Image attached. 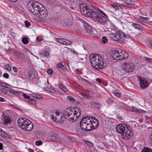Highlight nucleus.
I'll return each instance as SVG.
<instances>
[{
	"label": "nucleus",
	"mask_w": 152,
	"mask_h": 152,
	"mask_svg": "<svg viewBox=\"0 0 152 152\" xmlns=\"http://www.w3.org/2000/svg\"><path fill=\"white\" fill-rule=\"evenodd\" d=\"M77 57L78 58L81 60H83V55L79 53V54L78 55V56H77Z\"/></svg>",
	"instance_id": "48"
},
{
	"label": "nucleus",
	"mask_w": 152,
	"mask_h": 152,
	"mask_svg": "<svg viewBox=\"0 0 152 152\" xmlns=\"http://www.w3.org/2000/svg\"><path fill=\"white\" fill-rule=\"evenodd\" d=\"M47 90L48 91H49L51 92H54V90L53 88H51L47 87Z\"/></svg>",
	"instance_id": "46"
},
{
	"label": "nucleus",
	"mask_w": 152,
	"mask_h": 152,
	"mask_svg": "<svg viewBox=\"0 0 152 152\" xmlns=\"http://www.w3.org/2000/svg\"><path fill=\"white\" fill-rule=\"evenodd\" d=\"M28 101L30 104L33 105H35L36 104V101L34 99H30Z\"/></svg>",
	"instance_id": "29"
},
{
	"label": "nucleus",
	"mask_w": 152,
	"mask_h": 152,
	"mask_svg": "<svg viewBox=\"0 0 152 152\" xmlns=\"http://www.w3.org/2000/svg\"><path fill=\"white\" fill-rule=\"evenodd\" d=\"M110 36L112 40L114 41H118L121 39V37L118 34L116 33H113L110 34Z\"/></svg>",
	"instance_id": "14"
},
{
	"label": "nucleus",
	"mask_w": 152,
	"mask_h": 152,
	"mask_svg": "<svg viewBox=\"0 0 152 152\" xmlns=\"http://www.w3.org/2000/svg\"><path fill=\"white\" fill-rule=\"evenodd\" d=\"M140 87L142 89L147 88L148 85V82L145 78L140 77L139 78Z\"/></svg>",
	"instance_id": "12"
},
{
	"label": "nucleus",
	"mask_w": 152,
	"mask_h": 152,
	"mask_svg": "<svg viewBox=\"0 0 152 152\" xmlns=\"http://www.w3.org/2000/svg\"><path fill=\"white\" fill-rule=\"evenodd\" d=\"M95 107H94L98 109V110H100L102 106L101 104L100 103H97L96 104Z\"/></svg>",
	"instance_id": "33"
},
{
	"label": "nucleus",
	"mask_w": 152,
	"mask_h": 152,
	"mask_svg": "<svg viewBox=\"0 0 152 152\" xmlns=\"http://www.w3.org/2000/svg\"><path fill=\"white\" fill-rule=\"evenodd\" d=\"M14 56L16 57L19 58H23V55L21 53H19L17 51H15L14 53Z\"/></svg>",
	"instance_id": "22"
},
{
	"label": "nucleus",
	"mask_w": 152,
	"mask_h": 152,
	"mask_svg": "<svg viewBox=\"0 0 152 152\" xmlns=\"http://www.w3.org/2000/svg\"><path fill=\"white\" fill-rule=\"evenodd\" d=\"M48 73L49 75H51L53 73V71L51 69H49L48 71Z\"/></svg>",
	"instance_id": "54"
},
{
	"label": "nucleus",
	"mask_w": 152,
	"mask_h": 152,
	"mask_svg": "<svg viewBox=\"0 0 152 152\" xmlns=\"http://www.w3.org/2000/svg\"><path fill=\"white\" fill-rule=\"evenodd\" d=\"M86 143L88 145H90V146H91V145H92V144L90 142L86 141Z\"/></svg>",
	"instance_id": "63"
},
{
	"label": "nucleus",
	"mask_w": 152,
	"mask_h": 152,
	"mask_svg": "<svg viewBox=\"0 0 152 152\" xmlns=\"http://www.w3.org/2000/svg\"><path fill=\"white\" fill-rule=\"evenodd\" d=\"M90 121V117H84L81 119L80 122V126L82 129L86 131V130L87 123Z\"/></svg>",
	"instance_id": "9"
},
{
	"label": "nucleus",
	"mask_w": 152,
	"mask_h": 152,
	"mask_svg": "<svg viewBox=\"0 0 152 152\" xmlns=\"http://www.w3.org/2000/svg\"><path fill=\"white\" fill-rule=\"evenodd\" d=\"M116 107L118 110H123L125 109L124 107L120 105H117Z\"/></svg>",
	"instance_id": "41"
},
{
	"label": "nucleus",
	"mask_w": 152,
	"mask_h": 152,
	"mask_svg": "<svg viewBox=\"0 0 152 152\" xmlns=\"http://www.w3.org/2000/svg\"><path fill=\"white\" fill-rule=\"evenodd\" d=\"M56 134L53 131L51 132L50 135L48 137V140L49 142L55 141L56 139Z\"/></svg>",
	"instance_id": "16"
},
{
	"label": "nucleus",
	"mask_w": 152,
	"mask_h": 152,
	"mask_svg": "<svg viewBox=\"0 0 152 152\" xmlns=\"http://www.w3.org/2000/svg\"><path fill=\"white\" fill-rule=\"evenodd\" d=\"M56 40L59 43L66 45H69L72 43L71 41L65 39L57 38Z\"/></svg>",
	"instance_id": "13"
},
{
	"label": "nucleus",
	"mask_w": 152,
	"mask_h": 152,
	"mask_svg": "<svg viewBox=\"0 0 152 152\" xmlns=\"http://www.w3.org/2000/svg\"><path fill=\"white\" fill-rule=\"evenodd\" d=\"M141 152H152V150L147 147H144L142 151Z\"/></svg>",
	"instance_id": "27"
},
{
	"label": "nucleus",
	"mask_w": 152,
	"mask_h": 152,
	"mask_svg": "<svg viewBox=\"0 0 152 152\" xmlns=\"http://www.w3.org/2000/svg\"><path fill=\"white\" fill-rule=\"evenodd\" d=\"M18 123L23 129L28 131H31L34 126L31 122L25 118H20L18 121Z\"/></svg>",
	"instance_id": "6"
},
{
	"label": "nucleus",
	"mask_w": 152,
	"mask_h": 152,
	"mask_svg": "<svg viewBox=\"0 0 152 152\" xmlns=\"http://www.w3.org/2000/svg\"><path fill=\"white\" fill-rule=\"evenodd\" d=\"M3 76L4 77L6 78H9V75L7 73H4L3 75Z\"/></svg>",
	"instance_id": "52"
},
{
	"label": "nucleus",
	"mask_w": 152,
	"mask_h": 152,
	"mask_svg": "<svg viewBox=\"0 0 152 152\" xmlns=\"http://www.w3.org/2000/svg\"><path fill=\"white\" fill-rule=\"evenodd\" d=\"M5 67L6 69L9 71H10L11 70V66L8 64H6L5 66Z\"/></svg>",
	"instance_id": "35"
},
{
	"label": "nucleus",
	"mask_w": 152,
	"mask_h": 152,
	"mask_svg": "<svg viewBox=\"0 0 152 152\" xmlns=\"http://www.w3.org/2000/svg\"><path fill=\"white\" fill-rule=\"evenodd\" d=\"M118 75L117 76L118 78L121 79V78H123V74L121 73V70H120L119 71H118Z\"/></svg>",
	"instance_id": "31"
},
{
	"label": "nucleus",
	"mask_w": 152,
	"mask_h": 152,
	"mask_svg": "<svg viewBox=\"0 0 152 152\" xmlns=\"http://www.w3.org/2000/svg\"><path fill=\"white\" fill-rule=\"evenodd\" d=\"M79 8L82 13L91 18L94 21L102 24L106 22L107 15L94 5L91 4H81L79 5Z\"/></svg>",
	"instance_id": "1"
},
{
	"label": "nucleus",
	"mask_w": 152,
	"mask_h": 152,
	"mask_svg": "<svg viewBox=\"0 0 152 152\" xmlns=\"http://www.w3.org/2000/svg\"><path fill=\"white\" fill-rule=\"evenodd\" d=\"M102 42L103 44H105L108 42L107 37L105 36L103 37L102 39Z\"/></svg>",
	"instance_id": "32"
},
{
	"label": "nucleus",
	"mask_w": 152,
	"mask_h": 152,
	"mask_svg": "<svg viewBox=\"0 0 152 152\" xmlns=\"http://www.w3.org/2000/svg\"><path fill=\"white\" fill-rule=\"evenodd\" d=\"M80 94L82 96L84 97L87 99H89L91 97V95L88 94L81 92L80 93Z\"/></svg>",
	"instance_id": "25"
},
{
	"label": "nucleus",
	"mask_w": 152,
	"mask_h": 152,
	"mask_svg": "<svg viewBox=\"0 0 152 152\" xmlns=\"http://www.w3.org/2000/svg\"><path fill=\"white\" fill-rule=\"evenodd\" d=\"M13 69L15 72H17L18 71L17 68L16 67H13Z\"/></svg>",
	"instance_id": "62"
},
{
	"label": "nucleus",
	"mask_w": 152,
	"mask_h": 152,
	"mask_svg": "<svg viewBox=\"0 0 152 152\" xmlns=\"http://www.w3.org/2000/svg\"><path fill=\"white\" fill-rule=\"evenodd\" d=\"M149 142L152 145V134L150 136Z\"/></svg>",
	"instance_id": "55"
},
{
	"label": "nucleus",
	"mask_w": 152,
	"mask_h": 152,
	"mask_svg": "<svg viewBox=\"0 0 152 152\" xmlns=\"http://www.w3.org/2000/svg\"><path fill=\"white\" fill-rule=\"evenodd\" d=\"M91 120L90 119V122L87 123V128L86 130V131H90L91 130H93L92 127L91 126Z\"/></svg>",
	"instance_id": "24"
},
{
	"label": "nucleus",
	"mask_w": 152,
	"mask_h": 152,
	"mask_svg": "<svg viewBox=\"0 0 152 152\" xmlns=\"http://www.w3.org/2000/svg\"><path fill=\"white\" fill-rule=\"evenodd\" d=\"M9 93H12L13 94H16L17 93L18 94H20L19 93V91H18L16 90H14L12 89H10L9 88Z\"/></svg>",
	"instance_id": "34"
},
{
	"label": "nucleus",
	"mask_w": 152,
	"mask_h": 152,
	"mask_svg": "<svg viewBox=\"0 0 152 152\" xmlns=\"http://www.w3.org/2000/svg\"><path fill=\"white\" fill-rule=\"evenodd\" d=\"M38 12V14L36 15H38L40 18H45L48 15L47 10L43 6L39 10Z\"/></svg>",
	"instance_id": "10"
},
{
	"label": "nucleus",
	"mask_w": 152,
	"mask_h": 152,
	"mask_svg": "<svg viewBox=\"0 0 152 152\" xmlns=\"http://www.w3.org/2000/svg\"><path fill=\"white\" fill-rule=\"evenodd\" d=\"M113 95L117 97H119L121 96V94L119 92H114L113 93Z\"/></svg>",
	"instance_id": "40"
},
{
	"label": "nucleus",
	"mask_w": 152,
	"mask_h": 152,
	"mask_svg": "<svg viewBox=\"0 0 152 152\" xmlns=\"http://www.w3.org/2000/svg\"><path fill=\"white\" fill-rule=\"evenodd\" d=\"M28 152H34V150L31 148H29L28 149Z\"/></svg>",
	"instance_id": "64"
},
{
	"label": "nucleus",
	"mask_w": 152,
	"mask_h": 152,
	"mask_svg": "<svg viewBox=\"0 0 152 152\" xmlns=\"http://www.w3.org/2000/svg\"><path fill=\"white\" fill-rule=\"evenodd\" d=\"M97 103H96L95 101H91L90 102V104L93 107H95V106L96 104Z\"/></svg>",
	"instance_id": "44"
},
{
	"label": "nucleus",
	"mask_w": 152,
	"mask_h": 152,
	"mask_svg": "<svg viewBox=\"0 0 152 152\" xmlns=\"http://www.w3.org/2000/svg\"><path fill=\"white\" fill-rule=\"evenodd\" d=\"M140 18L141 20H143L147 23H148V21H148V18L147 17H141Z\"/></svg>",
	"instance_id": "37"
},
{
	"label": "nucleus",
	"mask_w": 152,
	"mask_h": 152,
	"mask_svg": "<svg viewBox=\"0 0 152 152\" xmlns=\"http://www.w3.org/2000/svg\"><path fill=\"white\" fill-rule=\"evenodd\" d=\"M23 96L25 99H28V100L30 99V96H27L26 94L23 93Z\"/></svg>",
	"instance_id": "45"
},
{
	"label": "nucleus",
	"mask_w": 152,
	"mask_h": 152,
	"mask_svg": "<svg viewBox=\"0 0 152 152\" xmlns=\"http://www.w3.org/2000/svg\"><path fill=\"white\" fill-rule=\"evenodd\" d=\"M28 77L30 80H32L34 79L36 75V73L33 71H30L27 75Z\"/></svg>",
	"instance_id": "17"
},
{
	"label": "nucleus",
	"mask_w": 152,
	"mask_h": 152,
	"mask_svg": "<svg viewBox=\"0 0 152 152\" xmlns=\"http://www.w3.org/2000/svg\"><path fill=\"white\" fill-rule=\"evenodd\" d=\"M25 26L26 27H28L30 25V23L27 21H25Z\"/></svg>",
	"instance_id": "49"
},
{
	"label": "nucleus",
	"mask_w": 152,
	"mask_h": 152,
	"mask_svg": "<svg viewBox=\"0 0 152 152\" xmlns=\"http://www.w3.org/2000/svg\"><path fill=\"white\" fill-rule=\"evenodd\" d=\"M124 70L126 72H131L134 71V68L133 64L129 63H125L123 66Z\"/></svg>",
	"instance_id": "11"
},
{
	"label": "nucleus",
	"mask_w": 152,
	"mask_h": 152,
	"mask_svg": "<svg viewBox=\"0 0 152 152\" xmlns=\"http://www.w3.org/2000/svg\"><path fill=\"white\" fill-rule=\"evenodd\" d=\"M84 80L88 84L90 85H93V83L92 82H90L88 80H86L85 79H84Z\"/></svg>",
	"instance_id": "51"
},
{
	"label": "nucleus",
	"mask_w": 152,
	"mask_h": 152,
	"mask_svg": "<svg viewBox=\"0 0 152 152\" xmlns=\"http://www.w3.org/2000/svg\"><path fill=\"white\" fill-rule=\"evenodd\" d=\"M2 135L6 137L9 138L10 136L7 133H5L4 131L2 132Z\"/></svg>",
	"instance_id": "39"
},
{
	"label": "nucleus",
	"mask_w": 152,
	"mask_h": 152,
	"mask_svg": "<svg viewBox=\"0 0 152 152\" xmlns=\"http://www.w3.org/2000/svg\"><path fill=\"white\" fill-rule=\"evenodd\" d=\"M5 101V99L4 98L0 97V102H3Z\"/></svg>",
	"instance_id": "61"
},
{
	"label": "nucleus",
	"mask_w": 152,
	"mask_h": 152,
	"mask_svg": "<svg viewBox=\"0 0 152 152\" xmlns=\"http://www.w3.org/2000/svg\"><path fill=\"white\" fill-rule=\"evenodd\" d=\"M91 123L92 124L91 126H92L93 130L96 129L99 126V123L97 120H96V121H92V120H91Z\"/></svg>",
	"instance_id": "20"
},
{
	"label": "nucleus",
	"mask_w": 152,
	"mask_h": 152,
	"mask_svg": "<svg viewBox=\"0 0 152 152\" xmlns=\"http://www.w3.org/2000/svg\"><path fill=\"white\" fill-rule=\"evenodd\" d=\"M60 87L64 92H66L68 91L66 87L62 84H60L59 85Z\"/></svg>",
	"instance_id": "28"
},
{
	"label": "nucleus",
	"mask_w": 152,
	"mask_h": 152,
	"mask_svg": "<svg viewBox=\"0 0 152 152\" xmlns=\"http://www.w3.org/2000/svg\"><path fill=\"white\" fill-rule=\"evenodd\" d=\"M0 84L1 86L4 87L5 88H8V87L6 86V84H5V83H0Z\"/></svg>",
	"instance_id": "53"
},
{
	"label": "nucleus",
	"mask_w": 152,
	"mask_h": 152,
	"mask_svg": "<svg viewBox=\"0 0 152 152\" xmlns=\"http://www.w3.org/2000/svg\"><path fill=\"white\" fill-rule=\"evenodd\" d=\"M65 63L64 62H59L57 65V67L59 69V70H64L65 68V66H64Z\"/></svg>",
	"instance_id": "21"
},
{
	"label": "nucleus",
	"mask_w": 152,
	"mask_h": 152,
	"mask_svg": "<svg viewBox=\"0 0 152 152\" xmlns=\"http://www.w3.org/2000/svg\"><path fill=\"white\" fill-rule=\"evenodd\" d=\"M42 143V142L40 140L37 141L35 142L36 145L37 146L41 145Z\"/></svg>",
	"instance_id": "42"
},
{
	"label": "nucleus",
	"mask_w": 152,
	"mask_h": 152,
	"mask_svg": "<svg viewBox=\"0 0 152 152\" xmlns=\"http://www.w3.org/2000/svg\"><path fill=\"white\" fill-rule=\"evenodd\" d=\"M84 26L86 32L90 34L93 33V31L91 27L87 23H84Z\"/></svg>",
	"instance_id": "15"
},
{
	"label": "nucleus",
	"mask_w": 152,
	"mask_h": 152,
	"mask_svg": "<svg viewBox=\"0 0 152 152\" xmlns=\"http://www.w3.org/2000/svg\"><path fill=\"white\" fill-rule=\"evenodd\" d=\"M115 128L118 133L122 134L123 138L127 139L129 137L133 135L132 128L124 124H118L117 125Z\"/></svg>",
	"instance_id": "4"
},
{
	"label": "nucleus",
	"mask_w": 152,
	"mask_h": 152,
	"mask_svg": "<svg viewBox=\"0 0 152 152\" xmlns=\"http://www.w3.org/2000/svg\"><path fill=\"white\" fill-rule=\"evenodd\" d=\"M72 53L73 54L75 55H76L77 56H78V55L79 54L75 50H73L72 51Z\"/></svg>",
	"instance_id": "59"
},
{
	"label": "nucleus",
	"mask_w": 152,
	"mask_h": 152,
	"mask_svg": "<svg viewBox=\"0 0 152 152\" xmlns=\"http://www.w3.org/2000/svg\"><path fill=\"white\" fill-rule=\"evenodd\" d=\"M63 24L64 26L69 27L71 26V24H70L69 21L67 19L65 20L64 21Z\"/></svg>",
	"instance_id": "26"
},
{
	"label": "nucleus",
	"mask_w": 152,
	"mask_h": 152,
	"mask_svg": "<svg viewBox=\"0 0 152 152\" xmlns=\"http://www.w3.org/2000/svg\"><path fill=\"white\" fill-rule=\"evenodd\" d=\"M125 6L128 7H130L133 6V4H129L128 3H125Z\"/></svg>",
	"instance_id": "50"
},
{
	"label": "nucleus",
	"mask_w": 152,
	"mask_h": 152,
	"mask_svg": "<svg viewBox=\"0 0 152 152\" xmlns=\"http://www.w3.org/2000/svg\"><path fill=\"white\" fill-rule=\"evenodd\" d=\"M22 41L23 44H27L28 43V39L26 37H24L22 38Z\"/></svg>",
	"instance_id": "30"
},
{
	"label": "nucleus",
	"mask_w": 152,
	"mask_h": 152,
	"mask_svg": "<svg viewBox=\"0 0 152 152\" xmlns=\"http://www.w3.org/2000/svg\"><path fill=\"white\" fill-rule=\"evenodd\" d=\"M64 115L69 121L73 122L77 121L81 115L80 110L78 107L66 108L64 112Z\"/></svg>",
	"instance_id": "2"
},
{
	"label": "nucleus",
	"mask_w": 152,
	"mask_h": 152,
	"mask_svg": "<svg viewBox=\"0 0 152 152\" xmlns=\"http://www.w3.org/2000/svg\"><path fill=\"white\" fill-rule=\"evenodd\" d=\"M111 6L115 10L117 9H118L120 7L119 6L115 4H111Z\"/></svg>",
	"instance_id": "38"
},
{
	"label": "nucleus",
	"mask_w": 152,
	"mask_h": 152,
	"mask_svg": "<svg viewBox=\"0 0 152 152\" xmlns=\"http://www.w3.org/2000/svg\"><path fill=\"white\" fill-rule=\"evenodd\" d=\"M132 25L135 29L139 30H140L143 28L142 25L137 23H134Z\"/></svg>",
	"instance_id": "23"
},
{
	"label": "nucleus",
	"mask_w": 152,
	"mask_h": 152,
	"mask_svg": "<svg viewBox=\"0 0 152 152\" xmlns=\"http://www.w3.org/2000/svg\"><path fill=\"white\" fill-rule=\"evenodd\" d=\"M3 123L4 124H9L11 123L10 118L9 116L3 115Z\"/></svg>",
	"instance_id": "18"
},
{
	"label": "nucleus",
	"mask_w": 152,
	"mask_h": 152,
	"mask_svg": "<svg viewBox=\"0 0 152 152\" xmlns=\"http://www.w3.org/2000/svg\"><path fill=\"white\" fill-rule=\"evenodd\" d=\"M43 5L37 1H31L28 2L27 5V7L30 12L34 15L38 14L39 10Z\"/></svg>",
	"instance_id": "5"
},
{
	"label": "nucleus",
	"mask_w": 152,
	"mask_h": 152,
	"mask_svg": "<svg viewBox=\"0 0 152 152\" xmlns=\"http://www.w3.org/2000/svg\"><path fill=\"white\" fill-rule=\"evenodd\" d=\"M112 56L113 59L116 60L126 59L129 57L128 53L121 50H115L112 51Z\"/></svg>",
	"instance_id": "7"
},
{
	"label": "nucleus",
	"mask_w": 152,
	"mask_h": 152,
	"mask_svg": "<svg viewBox=\"0 0 152 152\" xmlns=\"http://www.w3.org/2000/svg\"><path fill=\"white\" fill-rule=\"evenodd\" d=\"M107 102L110 104H112L113 103V101L111 99H109L108 100Z\"/></svg>",
	"instance_id": "58"
},
{
	"label": "nucleus",
	"mask_w": 152,
	"mask_h": 152,
	"mask_svg": "<svg viewBox=\"0 0 152 152\" xmlns=\"http://www.w3.org/2000/svg\"><path fill=\"white\" fill-rule=\"evenodd\" d=\"M67 99L70 101H72V102L75 101L74 98L70 96H68L67 97Z\"/></svg>",
	"instance_id": "43"
},
{
	"label": "nucleus",
	"mask_w": 152,
	"mask_h": 152,
	"mask_svg": "<svg viewBox=\"0 0 152 152\" xmlns=\"http://www.w3.org/2000/svg\"><path fill=\"white\" fill-rule=\"evenodd\" d=\"M45 55L47 58H49V52L48 51H46L45 52Z\"/></svg>",
	"instance_id": "47"
},
{
	"label": "nucleus",
	"mask_w": 152,
	"mask_h": 152,
	"mask_svg": "<svg viewBox=\"0 0 152 152\" xmlns=\"http://www.w3.org/2000/svg\"><path fill=\"white\" fill-rule=\"evenodd\" d=\"M89 60L92 67L96 70L102 69L106 66L101 56L98 54H91Z\"/></svg>",
	"instance_id": "3"
},
{
	"label": "nucleus",
	"mask_w": 152,
	"mask_h": 152,
	"mask_svg": "<svg viewBox=\"0 0 152 152\" xmlns=\"http://www.w3.org/2000/svg\"><path fill=\"white\" fill-rule=\"evenodd\" d=\"M132 110H133V111L134 112H139V110H138L136 108H135L134 107H133Z\"/></svg>",
	"instance_id": "57"
},
{
	"label": "nucleus",
	"mask_w": 152,
	"mask_h": 152,
	"mask_svg": "<svg viewBox=\"0 0 152 152\" xmlns=\"http://www.w3.org/2000/svg\"><path fill=\"white\" fill-rule=\"evenodd\" d=\"M118 32L121 38V37L124 39H129L130 38L129 35L125 34L121 31H119Z\"/></svg>",
	"instance_id": "19"
},
{
	"label": "nucleus",
	"mask_w": 152,
	"mask_h": 152,
	"mask_svg": "<svg viewBox=\"0 0 152 152\" xmlns=\"http://www.w3.org/2000/svg\"><path fill=\"white\" fill-rule=\"evenodd\" d=\"M64 116V113L61 114L58 111H54L52 113L51 118L54 121L62 123L66 119Z\"/></svg>",
	"instance_id": "8"
},
{
	"label": "nucleus",
	"mask_w": 152,
	"mask_h": 152,
	"mask_svg": "<svg viewBox=\"0 0 152 152\" xmlns=\"http://www.w3.org/2000/svg\"><path fill=\"white\" fill-rule=\"evenodd\" d=\"M1 90L2 91V92L5 93L6 94H8L9 93V90H8L5 88H2L1 89Z\"/></svg>",
	"instance_id": "36"
},
{
	"label": "nucleus",
	"mask_w": 152,
	"mask_h": 152,
	"mask_svg": "<svg viewBox=\"0 0 152 152\" xmlns=\"http://www.w3.org/2000/svg\"><path fill=\"white\" fill-rule=\"evenodd\" d=\"M36 98L40 99L42 98V96L39 95H37L35 97Z\"/></svg>",
	"instance_id": "56"
},
{
	"label": "nucleus",
	"mask_w": 152,
	"mask_h": 152,
	"mask_svg": "<svg viewBox=\"0 0 152 152\" xmlns=\"http://www.w3.org/2000/svg\"><path fill=\"white\" fill-rule=\"evenodd\" d=\"M145 59L149 62H150L152 60V59L151 58H149L147 57H145Z\"/></svg>",
	"instance_id": "60"
}]
</instances>
